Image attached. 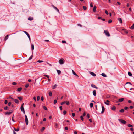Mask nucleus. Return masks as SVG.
<instances>
[{"instance_id": "f257e3e1", "label": "nucleus", "mask_w": 134, "mask_h": 134, "mask_svg": "<svg viewBox=\"0 0 134 134\" xmlns=\"http://www.w3.org/2000/svg\"><path fill=\"white\" fill-rule=\"evenodd\" d=\"M59 63L60 64H63L64 62H65V60L64 59L62 58L61 59H60L59 60Z\"/></svg>"}, {"instance_id": "c85d7f7f", "label": "nucleus", "mask_w": 134, "mask_h": 134, "mask_svg": "<svg viewBox=\"0 0 134 134\" xmlns=\"http://www.w3.org/2000/svg\"><path fill=\"white\" fill-rule=\"evenodd\" d=\"M130 29H134V24L131 27Z\"/></svg>"}, {"instance_id": "e2e57ef3", "label": "nucleus", "mask_w": 134, "mask_h": 134, "mask_svg": "<svg viewBox=\"0 0 134 134\" xmlns=\"http://www.w3.org/2000/svg\"><path fill=\"white\" fill-rule=\"evenodd\" d=\"M9 98V99H12V100H13V99H14L12 97H11V96H10V97H9V98Z\"/></svg>"}, {"instance_id": "69168bd1", "label": "nucleus", "mask_w": 134, "mask_h": 134, "mask_svg": "<svg viewBox=\"0 0 134 134\" xmlns=\"http://www.w3.org/2000/svg\"><path fill=\"white\" fill-rule=\"evenodd\" d=\"M29 86V85L28 84H27L25 86V87L26 88H27Z\"/></svg>"}, {"instance_id": "473e14b6", "label": "nucleus", "mask_w": 134, "mask_h": 134, "mask_svg": "<svg viewBox=\"0 0 134 134\" xmlns=\"http://www.w3.org/2000/svg\"><path fill=\"white\" fill-rule=\"evenodd\" d=\"M93 106V104L92 103H91L90 104V106L91 108H92Z\"/></svg>"}, {"instance_id": "a211bd4d", "label": "nucleus", "mask_w": 134, "mask_h": 134, "mask_svg": "<svg viewBox=\"0 0 134 134\" xmlns=\"http://www.w3.org/2000/svg\"><path fill=\"white\" fill-rule=\"evenodd\" d=\"M20 109L21 111L24 113H25L24 109L23 107H21Z\"/></svg>"}, {"instance_id": "864d4df0", "label": "nucleus", "mask_w": 134, "mask_h": 134, "mask_svg": "<svg viewBox=\"0 0 134 134\" xmlns=\"http://www.w3.org/2000/svg\"><path fill=\"white\" fill-rule=\"evenodd\" d=\"M41 100L42 101H43V100H44V98H43V96H42L41 97Z\"/></svg>"}, {"instance_id": "ea45409f", "label": "nucleus", "mask_w": 134, "mask_h": 134, "mask_svg": "<svg viewBox=\"0 0 134 134\" xmlns=\"http://www.w3.org/2000/svg\"><path fill=\"white\" fill-rule=\"evenodd\" d=\"M40 97L39 96H38L37 97V101H38L40 99Z\"/></svg>"}, {"instance_id": "393cba45", "label": "nucleus", "mask_w": 134, "mask_h": 134, "mask_svg": "<svg viewBox=\"0 0 134 134\" xmlns=\"http://www.w3.org/2000/svg\"><path fill=\"white\" fill-rule=\"evenodd\" d=\"M57 71L58 75H59L61 73V71L60 70H57Z\"/></svg>"}, {"instance_id": "5fc2aeb1", "label": "nucleus", "mask_w": 134, "mask_h": 134, "mask_svg": "<svg viewBox=\"0 0 134 134\" xmlns=\"http://www.w3.org/2000/svg\"><path fill=\"white\" fill-rule=\"evenodd\" d=\"M128 107H124V109L125 110H127V109H128Z\"/></svg>"}, {"instance_id": "dca6fc26", "label": "nucleus", "mask_w": 134, "mask_h": 134, "mask_svg": "<svg viewBox=\"0 0 134 134\" xmlns=\"http://www.w3.org/2000/svg\"><path fill=\"white\" fill-rule=\"evenodd\" d=\"M28 20H30V21H31L34 19V18L32 17H29L28 18Z\"/></svg>"}, {"instance_id": "2f4dec72", "label": "nucleus", "mask_w": 134, "mask_h": 134, "mask_svg": "<svg viewBox=\"0 0 134 134\" xmlns=\"http://www.w3.org/2000/svg\"><path fill=\"white\" fill-rule=\"evenodd\" d=\"M22 89V88H19L17 89V91L19 92H20L21 90Z\"/></svg>"}, {"instance_id": "39448f33", "label": "nucleus", "mask_w": 134, "mask_h": 134, "mask_svg": "<svg viewBox=\"0 0 134 134\" xmlns=\"http://www.w3.org/2000/svg\"><path fill=\"white\" fill-rule=\"evenodd\" d=\"M23 32L25 33L27 35V36L29 38L30 40V35L27 32H26V31H24Z\"/></svg>"}, {"instance_id": "13d9d810", "label": "nucleus", "mask_w": 134, "mask_h": 134, "mask_svg": "<svg viewBox=\"0 0 134 134\" xmlns=\"http://www.w3.org/2000/svg\"><path fill=\"white\" fill-rule=\"evenodd\" d=\"M62 42L63 43H66V41H64V40L62 41Z\"/></svg>"}, {"instance_id": "cd10ccee", "label": "nucleus", "mask_w": 134, "mask_h": 134, "mask_svg": "<svg viewBox=\"0 0 134 134\" xmlns=\"http://www.w3.org/2000/svg\"><path fill=\"white\" fill-rule=\"evenodd\" d=\"M57 85L56 84H55L54 85V86L52 88L53 89H55V88L57 86Z\"/></svg>"}, {"instance_id": "9d476101", "label": "nucleus", "mask_w": 134, "mask_h": 134, "mask_svg": "<svg viewBox=\"0 0 134 134\" xmlns=\"http://www.w3.org/2000/svg\"><path fill=\"white\" fill-rule=\"evenodd\" d=\"M102 110L101 111V113H104L105 111V108L103 106H102Z\"/></svg>"}, {"instance_id": "20e7f679", "label": "nucleus", "mask_w": 134, "mask_h": 134, "mask_svg": "<svg viewBox=\"0 0 134 134\" xmlns=\"http://www.w3.org/2000/svg\"><path fill=\"white\" fill-rule=\"evenodd\" d=\"M25 121L26 125H28V120L27 116L26 115H25Z\"/></svg>"}, {"instance_id": "774afa93", "label": "nucleus", "mask_w": 134, "mask_h": 134, "mask_svg": "<svg viewBox=\"0 0 134 134\" xmlns=\"http://www.w3.org/2000/svg\"><path fill=\"white\" fill-rule=\"evenodd\" d=\"M59 108L61 110H62V106H60Z\"/></svg>"}, {"instance_id": "3c124183", "label": "nucleus", "mask_w": 134, "mask_h": 134, "mask_svg": "<svg viewBox=\"0 0 134 134\" xmlns=\"http://www.w3.org/2000/svg\"><path fill=\"white\" fill-rule=\"evenodd\" d=\"M86 116L88 119H89L90 118L89 114H88Z\"/></svg>"}, {"instance_id": "09e8293b", "label": "nucleus", "mask_w": 134, "mask_h": 134, "mask_svg": "<svg viewBox=\"0 0 134 134\" xmlns=\"http://www.w3.org/2000/svg\"><path fill=\"white\" fill-rule=\"evenodd\" d=\"M110 97V96L109 95H107L106 96V98H109Z\"/></svg>"}, {"instance_id": "f8f14e48", "label": "nucleus", "mask_w": 134, "mask_h": 134, "mask_svg": "<svg viewBox=\"0 0 134 134\" xmlns=\"http://www.w3.org/2000/svg\"><path fill=\"white\" fill-rule=\"evenodd\" d=\"M93 95L94 96H96V91L95 90H94L93 91Z\"/></svg>"}, {"instance_id": "f704fd0d", "label": "nucleus", "mask_w": 134, "mask_h": 134, "mask_svg": "<svg viewBox=\"0 0 134 134\" xmlns=\"http://www.w3.org/2000/svg\"><path fill=\"white\" fill-rule=\"evenodd\" d=\"M14 115L13 114V116L12 118V121L14 122H15V121L14 120Z\"/></svg>"}, {"instance_id": "f3484780", "label": "nucleus", "mask_w": 134, "mask_h": 134, "mask_svg": "<svg viewBox=\"0 0 134 134\" xmlns=\"http://www.w3.org/2000/svg\"><path fill=\"white\" fill-rule=\"evenodd\" d=\"M96 6H94V7H93V11L94 12H96Z\"/></svg>"}, {"instance_id": "58836bf2", "label": "nucleus", "mask_w": 134, "mask_h": 134, "mask_svg": "<svg viewBox=\"0 0 134 134\" xmlns=\"http://www.w3.org/2000/svg\"><path fill=\"white\" fill-rule=\"evenodd\" d=\"M66 101H64L62 103H61L60 104L61 105H63L64 104L66 103Z\"/></svg>"}, {"instance_id": "de8ad7c7", "label": "nucleus", "mask_w": 134, "mask_h": 134, "mask_svg": "<svg viewBox=\"0 0 134 134\" xmlns=\"http://www.w3.org/2000/svg\"><path fill=\"white\" fill-rule=\"evenodd\" d=\"M32 57H33V55H31L29 58V60H30L31 59H32Z\"/></svg>"}, {"instance_id": "e433bc0d", "label": "nucleus", "mask_w": 134, "mask_h": 134, "mask_svg": "<svg viewBox=\"0 0 134 134\" xmlns=\"http://www.w3.org/2000/svg\"><path fill=\"white\" fill-rule=\"evenodd\" d=\"M80 118L81 119V120H82V121H83V120H84V119H83V116H80Z\"/></svg>"}, {"instance_id": "9b49d317", "label": "nucleus", "mask_w": 134, "mask_h": 134, "mask_svg": "<svg viewBox=\"0 0 134 134\" xmlns=\"http://www.w3.org/2000/svg\"><path fill=\"white\" fill-rule=\"evenodd\" d=\"M90 74L93 76H95L96 75L94 72H90Z\"/></svg>"}, {"instance_id": "1a4fd4ad", "label": "nucleus", "mask_w": 134, "mask_h": 134, "mask_svg": "<svg viewBox=\"0 0 134 134\" xmlns=\"http://www.w3.org/2000/svg\"><path fill=\"white\" fill-rule=\"evenodd\" d=\"M52 6L53 7V8L56 10V11L58 12V13H59V11L58 9L55 6H54L53 5H52Z\"/></svg>"}, {"instance_id": "4be33fe9", "label": "nucleus", "mask_w": 134, "mask_h": 134, "mask_svg": "<svg viewBox=\"0 0 134 134\" xmlns=\"http://www.w3.org/2000/svg\"><path fill=\"white\" fill-rule=\"evenodd\" d=\"M118 20L121 23H122V21L121 19V18H119L118 19Z\"/></svg>"}, {"instance_id": "a878e982", "label": "nucleus", "mask_w": 134, "mask_h": 134, "mask_svg": "<svg viewBox=\"0 0 134 134\" xmlns=\"http://www.w3.org/2000/svg\"><path fill=\"white\" fill-rule=\"evenodd\" d=\"M11 114V112H5V115H10Z\"/></svg>"}, {"instance_id": "c03bdc74", "label": "nucleus", "mask_w": 134, "mask_h": 134, "mask_svg": "<svg viewBox=\"0 0 134 134\" xmlns=\"http://www.w3.org/2000/svg\"><path fill=\"white\" fill-rule=\"evenodd\" d=\"M49 96H52V93L51 92H50L49 93Z\"/></svg>"}, {"instance_id": "4d7b16f0", "label": "nucleus", "mask_w": 134, "mask_h": 134, "mask_svg": "<svg viewBox=\"0 0 134 134\" xmlns=\"http://www.w3.org/2000/svg\"><path fill=\"white\" fill-rule=\"evenodd\" d=\"M105 13L107 14V15H108V14H109V13L108 12V11L107 10H105Z\"/></svg>"}, {"instance_id": "bb28decb", "label": "nucleus", "mask_w": 134, "mask_h": 134, "mask_svg": "<svg viewBox=\"0 0 134 134\" xmlns=\"http://www.w3.org/2000/svg\"><path fill=\"white\" fill-rule=\"evenodd\" d=\"M124 111V110L123 109H122L119 110V112L121 113H123Z\"/></svg>"}, {"instance_id": "7c9ffc66", "label": "nucleus", "mask_w": 134, "mask_h": 134, "mask_svg": "<svg viewBox=\"0 0 134 134\" xmlns=\"http://www.w3.org/2000/svg\"><path fill=\"white\" fill-rule=\"evenodd\" d=\"M14 129L16 131H18L19 130V128H14Z\"/></svg>"}, {"instance_id": "680f3d73", "label": "nucleus", "mask_w": 134, "mask_h": 134, "mask_svg": "<svg viewBox=\"0 0 134 134\" xmlns=\"http://www.w3.org/2000/svg\"><path fill=\"white\" fill-rule=\"evenodd\" d=\"M8 103V101L7 100H5V102H4V103L5 104H7V103Z\"/></svg>"}, {"instance_id": "6e6d98bb", "label": "nucleus", "mask_w": 134, "mask_h": 134, "mask_svg": "<svg viewBox=\"0 0 134 134\" xmlns=\"http://www.w3.org/2000/svg\"><path fill=\"white\" fill-rule=\"evenodd\" d=\"M11 102H9L8 103V105L9 106H10L11 105Z\"/></svg>"}, {"instance_id": "5701e85b", "label": "nucleus", "mask_w": 134, "mask_h": 134, "mask_svg": "<svg viewBox=\"0 0 134 134\" xmlns=\"http://www.w3.org/2000/svg\"><path fill=\"white\" fill-rule=\"evenodd\" d=\"M15 102L16 103H19V101L18 99H15L14 100Z\"/></svg>"}, {"instance_id": "a19ab883", "label": "nucleus", "mask_w": 134, "mask_h": 134, "mask_svg": "<svg viewBox=\"0 0 134 134\" xmlns=\"http://www.w3.org/2000/svg\"><path fill=\"white\" fill-rule=\"evenodd\" d=\"M44 76L46 77H47L48 78H49V76L48 75H46V74H44Z\"/></svg>"}, {"instance_id": "6e6552de", "label": "nucleus", "mask_w": 134, "mask_h": 134, "mask_svg": "<svg viewBox=\"0 0 134 134\" xmlns=\"http://www.w3.org/2000/svg\"><path fill=\"white\" fill-rule=\"evenodd\" d=\"M91 86L92 87L96 89H98V88L95 85L93 84H92L91 85Z\"/></svg>"}, {"instance_id": "49530a36", "label": "nucleus", "mask_w": 134, "mask_h": 134, "mask_svg": "<svg viewBox=\"0 0 134 134\" xmlns=\"http://www.w3.org/2000/svg\"><path fill=\"white\" fill-rule=\"evenodd\" d=\"M83 10H85L87 9L86 7V6H83Z\"/></svg>"}, {"instance_id": "6ab92c4d", "label": "nucleus", "mask_w": 134, "mask_h": 134, "mask_svg": "<svg viewBox=\"0 0 134 134\" xmlns=\"http://www.w3.org/2000/svg\"><path fill=\"white\" fill-rule=\"evenodd\" d=\"M9 37V35H7L4 38V40H7L8 38Z\"/></svg>"}, {"instance_id": "4468645a", "label": "nucleus", "mask_w": 134, "mask_h": 134, "mask_svg": "<svg viewBox=\"0 0 134 134\" xmlns=\"http://www.w3.org/2000/svg\"><path fill=\"white\" fill-rule=\"evenodd\" d=\"M72 72L73 74L74 75L76 76L77 77H79L76 74V73L75 72V71L73 70H72Z\"/></svg>"}, {"instance_id": "0e129e2a", "label": "nucleus", "mask_w": 134, "mask_h": 134, "mask_svg": "<svg viewBox=\"0 0 134 134\" xmlns=\"http://www.w3.org/2000/svg\"><path fill=\"white\" fill-rule=\"evenodd\" d=\"M90 7H93V4H92V3H91L90 4Z\"/></svg>"}, {"instance_id": "f03ea898", "label": "nucleus", "mask_w": 134, "mask_h": 134, "mask_svg": "<svg viewBox=\"0 0 134 134\" xmlns=\"http://www.w3.org/2000/svg\"><path fill=\"white\" fill-rule=\"evenodd\" d=\"M118 120L121 123L125 124H126V121H125V120H124L123 119H118Z\"/></svg>"}, {"instance_id": "a18cd8bd", "label": "nucleus", "mask_w": 134, "mask_h": 134, "mask_svg": "<svg viewBox=\"0 0 134 134\" xmlns=\"http://www.w3.org/2000/svg\"><path fill=\"white\" fill-rule=\"evenodd\" d=\"M127 126H128V127H132L133 126L132 125H131V124H129Z\"/></svg>"}, {"instance_id": "79ce46f5", "label": "nucleus", "mask_w": 134, "mask_h": 134, "mask_svg": "<svg viewBox=\"0 0 134 134\" xmlns=\"http://www.w3.org/2000/svg\"><path fill=\"white\" fill-rule=\"evenodd\" d=\"M112 20L111 19L109 20L108 21V23H110L112 22Z\"/></svg>"}, {"instance_id": "b1692460", "label": "nucleus", "mask_w": 134, "mask_h": 134, "mask_svg": "<svg viewBox=\"0 0 134 134\" xmlns=\"http://www.w3.org/2000/svg\"><path fill=\"white\" fill-rule=\"evenodd\" d=\"M122 30H124V32H125V33H126V34L128 33V31L127 30H126V29H122Z\"/></svg>"}, {"instance_id": "0eeeda50", "label": "nucleus", "mask_w": 134, "mask_h": 134, "mask_svg": "<svg viewBox=\"0 0 134 134\" xmlns=\"http://www.w3.org/2000/svg\"><path fill=\"white\" fill-rule=\"evenodd\" d=\"M124 98H121L120 99H119L118 100V102H116L117 103H118V102H122L124 100Z\"/></svg>"}, {"instance_id": "bf43d9fd", "label": "nucleus", "mask_w": 134, "mask_h": 134, "mask_svg": "<svg viewBox=\"0 0 134 134\" xmlns=\"http://www.w3.org/2000/svg\"><path fill=\"white\" fill-rule=\"evenodd\" d=\"M57 102V100H55L54 101V104L56 103Z\"/></svg>"}, {"instance_id": "aec40b11", "label": "nucleus", "mask_w": 134, "mask_h": 134, "mask_svg": "<svg viewBox=\"0 0 134 134\" xmlns=\"http://www.w3.org/2000/svg\"><path fill=\"white\" fill-rule=\"evenodd\" d=\"M111 109L113 111H115L116 109V107L115 106L111 108Z\"/></svg>"}, {"instance_id": "4c0bfd02", "label": "nucleus", "mask_w": 134, "mask_h": 134, "mask_svg": "<svg viewBox=\"0 0 134 134\" xmlns=\"http://www.w3.org/2000/svg\"><path fill=\"white\" fill-rule=\"evenodd\" d=\"M8 107H7V106H6L5 107H4V109L5 110H7L8 109Z\"/></svg>"}, {"instance_id": "8fccbe9b", "label": "nucleus", "mask_w": 134, "mask_h": 134, "mask_svg": "<svg viewBox=\"0 0 134 134\" xmlns=\"http://www.w3.org/2000/svg\"><path fill=\"white\" fill-rule=\"evenodd\" d=\"M18 98L20 100H22V98L21 97H18Z\"/></svg>"}, {"instance_id": "423d86ee", "label": "nucleus", "mask_w": 134, "mask_h": 134, "mask_svg": "<svg viewBox=\"0 0 134 134\" xmlns=\"http://www.w3.org/2000/svg\"><path fill=\"white\" fill-rule=\"evenodd\" d=\"M54 127L55 128H57L58 127L59 125H58V124L57 123H54Z\"/></svg>"}, {"instance_id": "c756f323", "label": "nucleus", "mask_w": 134, "mask_h": 134, "mask_svg": "<svg viewBox=\"0 0 134 134\" xmlns=\"http://www.w3.org/2000/svg\"><path fill=\"white\" fill-rule=\"evenodd\" d=\"M128 75L129 76H131L132 75V74L130 72H128Z\"/></svg>"}, {"instance_id": "72a5a7b5", "label": "nucleus", "mask_w": 134, "mask_h": 134, "mask_svg": "<svg viewBox=\"0 0 134 134\" xmlns=\"http://www.w3.org/2000/svg\"><path fill=\"white\" fill-rule=\"evenodd\" d=\"M43 108L45 110H47V108L46 106H44L43 107Z\"/></svg>"}, {"instance_id": "ddd939ff", "label": "nucleus", "mask_w": 134, "mask_h": 134, "mask_svg": "<svg viewBox=\"0 0 134 134\" xmlns=\"http://www.w3.org/2000/svg\"><path fill=\"white\" fill-rule=\"evenodd\" d=\"M31 49L32 51V52H33V51L34 49V44H31Z\"/></svg>"}, {"instance_id": "c9c22d12", "label": "nucleus", "mask_w": 134, "mask_h": 134, "mask_svg": "<svg viewBox=\"0 0 134 134\" xmlns=\"http://www.w3.org/2000/svg\"><path fill=\"white\" fill-rule=\"evenodd\" d=\"M45 128L44 127H43L41 129V132L43 131L45 129Z\"/></svg>"}, {"instance_id": "7ed1b4c3", "label": "nucleus", "mask_w": 134, "mask_h": 134, "mask_svg": "<svg viewBox=\"0 0 134 134\" xmlns=\"http://www.w3.org/2000/svg\"><path fill=\"white\" fill-rule=\"evenodd\" d=\"M104 33H105V35L108 37H109L110 36L109 33V32L107 30H104Z\"/></svg>"}, {"instance_id": "37998d69", "label": "nucleus", "mask_w": 134, "mask_h": 134, "mask_svg": "<svg viewBox=\"0 0 134 134\" xmlns=\"http://www.w3.org/2000/svg\"><path fill=\"white\" fill-rule=\"evenodd\" d=\"M66 103L67 105H68L70 104L69 102V101H66Z\"/></svg>"}, {"instance_id": "2eb2a0df", "label": "nucleus", "mask_w": 134, "mask_h": 134, "mask_svg": "<svg viewBox=\"0 0 134 134\" xmlns=\"http://www.w3.org/2000/svg\"><path fill=\"white\" fill-rule=\"evenodd\" d=\"M109 102L110 101L109 100H107L106 101V102H104V103L107 105H109Z\"/></svg>"}, {"instance_id": "052dcab7", "label": "nucleus", "mask_w": 134, "mask_h": 134, "mask_svg": "<svg viewBox=\"0 0 134 134\" xmlns=\"http://www.w3.org/2000/svg\"><path fill=\"white\" fill-rule=\"evenodd\" d=\"M16 84V83L15 82H13L12 83V84L13 85H15Z\"/></svg>"}, {"instance_id": "603ef678", "label": "nucleus", "mask_w": 134, "mask_h": 134, "mask_svg": "<svg viewBox=\"0 0 134 134\" xmlns=\"http://www.w3.org/2000/svg\"><path fill=\"white\" fill-rule=\"evenodd\" d=\"M66 113V111H65V110H64L63 111V114L64 115H65V114Z\"/></svg>"}, {"instance_id": "338daca9", "label": "nucleus", "mask_w": 134, "mask_h": 134, "mask_svg": "<svg viewBox=\"0 0 134 134\" xmlns=\"http://www.w3.org/2000/svg\"><path fill=\"white\" fill-rule=\"evenodd\" d=\"M129 108L130 109H132L133 108H134V107L133 106H131Z\"/></svg>"}, {"instance_id": "412c9836", "label": "nucleus", "mask_w": 134, "mask_h": 134, "mask_svg": "<svg viewBox=\"0 0 134 134\" xmlns=\"http://www.w3.org/2000/svg\"><path fill=\"white\" fill-rule=\"evenodd\" d=\"M101 75L103 76L104 77H107V75H106L104 73H102L101 74Z\"/></svg>"}]
</instances>
